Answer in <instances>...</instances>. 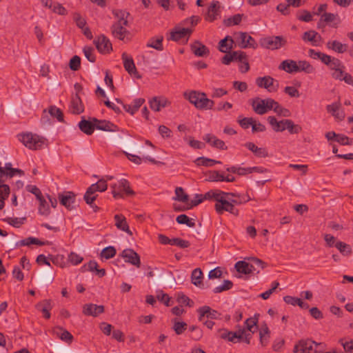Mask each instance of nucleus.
<instances>
[{
    "label": "nucleus",
    "instance_id": "f257e3e1",
    "mask_svg": "<svg viewBox=\"0 0 353 353\" xmlns=\"http://www.w3.org/2000/svg\"><path fill=\"white\" fill-rule=\"evenodd\" d=\"M113 14L118 19V21L111 26V32L113 37L123 41L129 34L126 26L128 25L127 19L129 13L121 10H113Z\"/></svg>",
    "mask_w": 353,
    "mask_h": 353
},
{
    "label": "nucleus",
    "instance_id": "f03ea898",
    "mask_svg": "<svg viewBox=\"0 0 353 353\" xmlns=\"http://www.w3.org/2000/svg\"><path fill=\"white\" fill-rule=\"evenodd\" d=\"M184 97L199 110H212L214 101L209 99L204 92L192 90L184 92Z\"/></svg>",
    "mask_w": 353,
    "mask_h": 353
},
{
    "label": "nucleus",
    "instance_id": "7ed1b4c3",
    "mask_svg": "<svg viewBox=\"0 0 353 353\" xmlns=\"http://www.w3.org/2000/svg\"><path fill=\"white\" fill-rule=\"evenodd\" d=\"M19 139L26 147L34 150H41L46 141L44 137L31 132L19 134Z\"/></svg>",
    "mask_w": 353,
    "mask_h": 353
},
{
    "label": "nucleus",
    "instance_id": "20e7f679",
    "mask_svg": "<svg viewBox=\"0 0 353 353\" xmlns=\"http://www.w3.org/2000/svg\"><path fill=\"white\" fill-rule=\"evenodd\" d=\"M323 350V343H317L310 339H302L294 345V353H320Z\"/></svg>",
    "mask_w": 353,
    "mask_h": 353
},
{
    "label": "nucleus",
    "instance_id": "39448f33",
    "mask_svg": "<svg viewBox=\"0 0 353 353\" xmlns=\"http://www.w3.org/2000/svg\"><path fill=\"white\" fill-rule=\"evenodd\" d=\"M110 187L114 199L123 198L125 196H132L135 194L130 186V183L125 179H121L117 183L112 184Z\"/></svg>",
    "mask_w": 353,
    "mask_h": 353
},
{
    "label": "nucleus",
    "instance_id": "423d86ee",
    "mask_svg": "<svg viewBox=\"0 0 353 353\" xmlns=\"http://www.w3.org/2000/svg\"><path fill=\"white\" fill-rule=\"evenodd\" d=\"M286 43V39L282 36L267 37L261 39L260 41V44L262 47L272 50L281 48Z\"/></svg>",
    "mask_w": 353,
    "mask_h": 353
},
{
    "label": "nucleus",
    "instance_id": "0eeeda50",
    "mask_svg": "<svg viewBox=\"0 0 353 353\" xmlns=\"http://www.w3.org/2000/svg\"><path fill=\"white\" fill-rule=\"evenodd\" d=\"M254 332H223L221 338L232 343H245L249 344Z\"/></svg>",
    "mask_w": 353,
    "mask_h": 353
},
{
    "label": "nucleus",
    "instance_id": "6e6552de",
    "mask_svg": "<svg viewBox=\"0 0 353 353\" xmlns=\"http://www.w3.org/2000/svg\"><path fill=\"white\" fill-rule=\"evenodd\" d=\"M214 208L219 214H222L225 212H228L234 216H238L239 212V210L232 205L230 201V198L227 199L224 195L220 197L218 203H215Z\"/></svg>",
    "mask_w": 353,
    "mask_h": 353
},
{
    "label": "nucleus",
    "instance_id": "1a4fd4ad",
    "mask_svg": "<svg viewBox=\"0 0 353 353\" xmlns=\"http://www.w3.org/2000/svg\"><path fill=\"white\" fill-rule=\"evenodd\" d=\"M256 83L259 88L267 89L269 92H276L279 88V83L270 76L258 77Z\"/></svg>",
    "mask_w": 353,
    "mask_h": 353
},
{
    "label": "nucleus",
    "instance_id": "9d476101",
    "mask_svg": "<svg viewBox=\"0 0 353 353\" xmlns=\"http://www.w3.org/2000/svg\"><path fill=\"white\" fill-rule=\"evenodd\" d=\"M58 198L60 203L68 210H72L75 208L76 194L73 192L67 191L63 194H59Z\"/></svg>",
    "mask_w": 353,
    "mask_h": 353
},
{
    "label": "nucleus",
    "instance_id": "9b49d317",
    "mask_svg": "<svg viewBox=\"0 0 353 353\" xmlns=\"http://www.w3.org/2000/svg\"><path fill=\"white\" fill-rule=\"evenodd\" d=\"M120 256L125 259V261L126 263L135 265L137 268L140 267V256L132 249H125L124 250H123Z\"/></svg>",
    "mask_w": 353,
    "mask_h": 353
},
{
    "label": "nucleus",
    "instance_id": "f8f14e48",
    "mask_svg": "<svg viewBox=\"0 0 353 353\" xmlns=\"http://www.w3.org/2000/svg\"><path fill=\"white\" fill-rule=\"evenodd\" d=\"M121 58L123 61V66L125 70L130 75L133 74L136 78L140 79L141 76L139 74L132 57L129 56L126 52H123Z\"/></svg>",
    "mask_w": 353,
    "mask_h": 353
},
{
    "label": "nucleus",
    "instance_id": "ddd939ff",
    "mask_svg": "<svg viewBox=\"0 0 353 353\" xmlns=\"http://www.w3.org/2000/svg\"><path fill=\"white\" fill-rule=\"evenodd\" d=\"M94 43L97 49L101 53H109L112 50V43L110 39L103 34L99 36L97 39H95Z\"/></svg>",
    "mask_w": 353,
    "mask_h": 353
},
{
    "label": "nucleus",
    "instance_id": "4468645a",
    "mask_svg": "<svg viewBox=\"0 0 353 353\" xmlns=\"http://www.w3.org/2000/svg\"><path fill=\"white\" fill-rule=\"evenodd\" d=\"M171 102L165 97H154L150 101V107L152 110L159 112L162 108L170 105Z\"/></svg>",
    "mask_w": 353,
    "mask_h": 353
},
{
    "label": "nucleus",
    "instance_id": "2eb2a0df",
    "mask_svg": "<svg viewBox=\"0 0 353 353\" xmlns=\"http://www.w3.org/2000/svg\"><path fill=\"white\" fill-rule=\"evenodd\" d=\"M37 281L38 285L52 283L54 281V276L52 275L51 267L40 270L37 274Z\"/></svg>",
    "mask_w": 353,
    "mask_h": 353
},
{
    "label": "nucleus",
    "instance_id": "dca6fc26",
    "mask_svg": "<svg viewBox=\"0 0 353 353\" xmlns=\"http://www.w3.org/2000/svg\"><path fill=\"white\" fill-rule=\"evenodd\" d=\"M192 53L199 57H207L210 54L209 49L199 41H195L190 45Z\"/></svg>",
    "mask_w": 353,
    "mask_h": 353
},
{
    "label": "nucleus",
    "instance_id": "f3484780",
    "mask_svg": "<svg viewBox=\"0 0 353 353\" xmlns=\"http://www.w3.org/2000/svg\"><path fill=\"white\" fill-rule=\"evenodd\" d=\"M104 312L103 305H97L95 304L90 303L85 304L83 307V313L87 316H97L99 314Z\"/></svg>",
    "mask_w": 353,
    "mask_h": 353
},
{
    "label": "nucleus",
    "instance_id": "a211bd4d",
    "mask_svg": "<svg viewBox=\"0 0 353 353\" xmlns=\"http://www.w3.org/2000/svg\"><path fill=\"white\" fill-rule=\"evenodd\" d=\"M235 268L238 272L244 274H248L254 272H256L257 273L259 272V270L254 268V264H251V263H248L244 261H239L236 262L235 264Z\"/></svg>",
    "mask_w": 353,
    "mask_h": 353
},
{
    "label": "nucleus",
    "instance_id": "6ab92c4d",
    "mask_svg": "<svg viewBox=\"0 0 353 353\" xmlns=\"http://www.w3.org/2000/svg\"><path fill=\"white\" fill-rule=\"evenodd\" d=\"M203 140L211 146L221 150H227L228 147L223 141L219 139L216 136L212 134H207L203 137Z\"/></svg>",
    "mask_w": 353,
    "mask_h": 353
},
{
    "label": "nucleus",
    "instance_id": "aec40b11",
    "mask_svg": "<svg viewBox=\"0 0 353 353\" xmlns=\"http://www.w3.org/2000/svg\"><path fill=\"white\" fill-rule=\"evenodd\" d=\"M93 122H95V128L103 131L115 132L118 128L114 123L106 120H99L93 118Z\"/></svg>",
    "mask_w": 353,
    "mask_h": 353
},
{
    "label": "nucleus",
    "instance_id": "412c9836",
    "mask_svg": "<svg viewBox=\"0 0 353 353\" xmlns=\"http://www.w3.org/2000/svg\"><path fill=\"white\" fill-rule=\"evenodd\" d=\"M219 13L220 3L217 1H214L211 3L210 7L208 8L205 19L210 22L214 21Z\"/></svg>",
    "mask_w": 353,
    "mask_h": 353
},
{
    "label": "nucleus",
    "instance_id": "4be33fe9",
    "mask_svg": "<svg viewBox=\"0 0 353 353\" xmlns=\"http://www.w3.org/2000/svg\"><path fill=\"white\" fill-rule=\"evenodd\" d=\"M341 103L339 102H335L326 106V110L329 113H331L333 117L336 119L342 121L345 118V114L343 112L340 111Z\"/></svg>",
    "mask_w": 353,
    "mask_h": 353
},
{
    "label": "nucleus",
    "instance_id": "5701e85b",
    "mask_svg": "<svg viewBox=\"0 0 353 353\" xmlns=\"http://www.w3.org/2000/svg\"><path fill=\"white\" fill-rule=\"evenodd\" d=\"M238 39L239 41V46L241 48L254 47V39L250 35H248L246 32H239V37Z\"/></svg>",
    "mask_w": 353,
    "mask_h": 353
},
{
    "label": "nucleus",
    "instance_id": "b1692460",
    "mask_svg": "<svg viewBox=\"0 0 353 353\" xmlns=\"http://www.w3.org/2000/svg\"><path fill=\"white\" fill-rule=\"evenodd\" d=\"M115 225L122 231L127 232L130 235H132V231L130 230L125 217L122 214H116L114 216Z\"/></svg>",
    "mask_w": 353,
    "mask_h": 353
},
{
    "label": "nucleus",
    "instance_id": "393cba45",
    "mask_svg": "<svg viewBox=\"0 0 353 353\" xmlns=\"http://www.w3.org/2000/svg\"><path fill=\"white\" fill-rule=\"evenodd\" d=\"M71 110L72 112L76 114H79L84 111V107L82 101L78 93H76L72 99Z\"/></svg>",
    "mask_w": 353,
    "mask_h": 353
},
{
    "label": "nucleus",
    "instance_id": "a878e982",
    "mask_svg": "<svg viewBox=\"0 0 353 353\" xmlns=\"http://www.w3.org/2000/svg\"><path fill=\"white\" fill-rule=\"evenodd\" d=\"M37 309L43 313L45 319H48L50 317V311L52 309L51 300L46 299L36 305Z\"/></svg>",
    "mask_w": 353,
    "mask_h": 353
},
{
    "label": "nucleus",
    "instance_id": "bb28decb",
    "mask_svg": "<svg viewBox=\"0 0 353 353\" xmlns=\"http://www.w3.org/2000/svg\"><path fill=\"white\" fill-rule=\"evenodd\" d=\"M279 68L288 73L298 72L297 62L290 59L283 61Z\"/></svg>",
    "mask_w": 353,
    "mask_h": 353
},
{
    "label": "nucleus",
    "instance_id": "cd10ccee",
    "mask_svg": "<svg viewBox=\"0 0 353 353\" xmlns=\"http://www.w3.org/2000/svg\"><path fill=\"white\" fill-rule=\"evenodd\" d=\"M244 145L257 157H266L268 156V150L265 148H259L252 142H247Z\"/></svg>",
    "mask_w": 353,
    "mask_h": 353
},
{
    "label": "nucleus",
    "instance_id": "c85d7f7f",
    "mask_svg": "<svg viewBox=\"0 0 353 353\" xmlns=\"http://www.w3.org/2000/svg\"><path fill=\"white\" fill-rule=\"evenodd\" d=\"M326 46L328 49L332 50L333 51L338 53H343L347 51L348 46L341 43L339 41H329L326 43Z\"/></svg>",
    "mask_w": 353,
    "mask_h": 353
},
{
    "label": "nucleus",
    "instance_id": "c756f323",
    "mask_svg": "<svg viewBox=\"0 0 353 353\" xmlns=\"http://www.w3.org/2000/svg\"><path fill=\"white\" fill-rule=\"evenodd\" d=\"M197 312L199 315L202 316H205V317L210 318L211 320L217 319V316L220 315V314L214 310H212L210 307L205 305L199 307L197 310Z\"/></svg>",
    "mask_w": 353,
    "mask_h": 353
},
{
    "label": "nucleus",
    "instance_id": "7c9ffc66",
    "mask_svg": "<svg viewBox=\"0 0 353 353\" xmlns=\"http://www.w3.org/2000/svg\"><path fill=\"white\" fill-rule=\"evenodd\" d=\"M288 119H283L278 121L273 116L268 117V121L271 125L272 130L275 132H283L285 130V121Z\"/></svg>",
    "mask_w": 353,
    "mask_h": 353
},
{
    "label": "nucleus",
    "instance_id": "2f4dec72",
    "mask_svg": "<svg viewBox=\"0 0 353 353\" xmlns=\"http://www.w3.org/2000/svg\"><path fill=\"white\" fill-rule=\"evenodd\" d=\"M125 154H126L128 159L130 161H131L133 163L138 164V165L141 163L142 160L148 161L154 164H163L162 162L157 161L154 159L150 157V156H144L143 155V157H141L139 156L132 154H128V153H125Z\"/></svg>",
    "mask_w": 353,
    "mask_h": 353
},
{
    "label": "nucleus",
    "instance_id": "473e14b6",
    "mask_svg": "<svg viewBox=\"0 0 353 353\" xmlns=\"http://www.w3.org/2000/svg\"><path fill=\"white\" fill-rule=\"evenodd\" d=\"M97 196L98 195L94 192H93L92 189H90L89 188L87 189L83 196V199L85 203L88 204L94 210V212L99 210L98 206L93 203V202L96 200Z\"/></svg>",
    "mask_w": 353,
    "mask_h": 353
},
{
    "label": "nucleus",
    "instance_id": "72a5a7b5",
    "mask_svg": "<svg viewBox=\"0 0 353 353\" xmlns=\"http://www.w3.org/2000/svg\"><path fill=\"white\" fill-rule=\"evenodd\" d=\"M79 129L85 134L88 135H90L93 133L94 130L95 128V122L87 121L85 119H82L79 123Z\"/></svg>",
    "mask_w": 353,
    "mask_h": 353
},
{
    "label": "nucleus",
    "instance_id": "f704fd0d",
    "mask_svg": "<svg viewBox=\"0 0 353 353\" xmlns=\"http://www.w3.org/2000/svg\"><path fill=\"white\" fill-rule=\"evenodd\" d=\"M252 106L254 111L258 114L263 115L266 113L265 99L256 97L253 99Z\"/></svg>",
    "mask_w": 353,
    "mask_h": 353
},
{
    "label": "nucleus",
    "instance_id": "c9c22d12",
    "mask_svg": "<svg viewBox=\"0 0 353 353\" xmlns=\"http://www.w3.org/2000/svg\"><path fill=\"white\" fill-rule=\"evenodd\" d=\"M144 101L145 100L142 98L136 99L134 100L132 105L123 104V107L126 112L133 115L137 111H138Z\"/></svg>",
    "mask_w": 353,
    "mask_h": 353
},
{
    "label": "nucleus",
    "instance_id": "e433bc0d",
    "mask_svg": "<svg viewBox=\"0 0 353 353\" xmlns=\"http://www.w3.org/2000/svg\"><path fill=\"white\" fill-rule=\"evenodd\" d=\"M192 30L189 28H181L179 30L172 32L170 38L173 41H179L181 39L184 38L186 36L190 37L192 34Z\"/></svg>",
    "mask_w": 353,
    "mask_h": 353
},
{
    "label": "nucleus",
    "instance_id": "4c0bfd02",
    "mask_svg": "<svg viewBox=\"0 0 353 353\" xmlns=\"http://www.w3.org/2000/svg\"><path fill=\"white\" fill-rule=\"evenodd\" d=\"M163 37L160 35L155 37H152L150 39L146 46L148 48H154L157 50L161 51L163 50Z\"/></svg>",
    "mask_w": 353,
    "mask_h": 353
},
{
    "label": "nucleus",
    "instance_id": "58836bf2",
    "mask_svg": "<svg viewBox=\"0 0 353 353\" xmlns=\"http://www.w3.org/2000/svg\"><path fill=\"white\" fill-rule=\"evenodd\" d=\"M225 194L223 191L219 190H211L203 194L204 200H214L216 203L220 199L221 196Z\"/></svg>",
    "mask_w": 353,
    "mask_h": 353
},
{
    "label": "nucleus",
    "instance_id": "ea45409f",
    "mask_svg": "<svg viewBox=\"0 0 353 353\" xmlns=\"http://www.w3.org/2000/svg\"><path fill=\"white\" fill-rule=\"evenodd\" d=\"M230 41L234 43V40L230 36H226L223 39H221L219 43V50L221 52L227 53L228 51L232 49L231 45H228V42Z\"/></svg>",
    "mask_w": 353,
    "mask_h": 353
},
{
    "label": "nucleus",
    "instance_id": "a19ab883",
    "mask_svg": "<svg viewBox=\"0 0 353 353\" xmlns=\"http://www.w3.org/2000/svg\"><path fill=\"white\" fill-rule=\"evenodd\" d=\"M203 272L200 268L194 269L191 274V281L196 286L202 285Z\"/></svg>",
    "mask_w": 353,
    "mask_h": 353
},
{
    "label": "nucleus",
    "instance_id": "79ce46f5",
    "mask_svg": "<svg viewBox=\"0 0 353 353\" xmlns=\"http://www.w3.org/2000/svg\"><path fill=\"white\" fill-rule=\"evenodd\" d=\"M206 181L218 182L223 181V174L217 170H210L205 173Z\"/></svg>",
    "mask_w": 353,
    "mask_h": 353
},
{
    "label": "nucleus",
    "instance_id": "37998d69",
    "mask_svg": "<svg viewBox=\"0 0 353 353\" xmlns=\"http://www.w3.org/2000/svg\"><path fill=\"white\" fill-rule=\"evenodd\" d=\"M298 72H305L307 74L313 73L314 68L306 61H299L297 62Z\"/></svg>",
    "mask_w": 353,
    "mask_h": 353
},
{
    "label": "nucleus",
    "instance_id": "c03bdc74",
    "mask_svg": "<svg viewBox=\"0 0 353 353\" xmlns=\"http://www.w3.org/2000/svg\"><path fill=\"white\" fill-rule=\"evenodd\" d=\"M194 163L199 166L211 167L215 163H221V161L201 157H198Z\"/></svg>",
    "mask_w": 353,
    "mask_h": 353
},
{
    "label": "nucleus",
    "instance_id": "a18cd8bd",
    "mask_svg": "<svg viewBox=\"0 0 353 353\" xmlns=\"http://www.w3.org/2000/svg\"><path fill=\"white\" fill-rule=\"evenodd\" d=\"M317 36L318 32H316L314 30H309L303 33L302 36V39L304 41L312 42L313 46H317Z\"/></svg>",
    "mask_w": 353,
    "mask_h": 353
},
{
    "label": "nucleus",
    "instance_id": "49530a36",
    "mask_svg": "<svg viewBox=\"0 0 353 353\" xmlns=\"http://www.w3.org/2000/svg\"><path fill=\"white\" fill-rule=\"evenodd\" d=\"M335 247L344 256H349L352 252L350 245L342 241H337L335 244Z\"/></svg>",
    "mask_w": 353,
    "mask_h": 353
},
{
    "label": "nucleus",
    "instance_id": "de8ad7c7",
    "mask_svg": "<svg viewBox=\"0 0 353 353\" xmlns=\"http://www.w3.org/2000/svg\"><path fill=\"white\" fill-rule=\"evenodd\" d=\"M90 189H92L93 192L96 193V192H104L108 188V184L106 183V180L105 179H101L98 181L97 183L92 184L90 187Z\"/></svg>",
    "mask_w": 353,
    "mask_h": 353
},
{
    "label": "nucleus",
    "instance_id": "09e8293b",
    "mask_svg": "<svg viewBox=\"0 0 353 353\" xmlns=\"http://www.w3.org/2000/svg\"><path fill=\"white\" fill-rule=\"evenodd\" d=\"M285 130H288L290 134H298L302 130L300 125L294 124L290 119L285 121Z\"/></svg>",
    "mask_w": 353,
    "mask_h": 353
},
{
    "label": "nucleus",
    "instance_id": "8fccbe9b",
    "mask_svg": "<svg viewBox=\"0 0 353 353\" xmlns=\"http://www.w3.org/2000/svg\"><path fill=\"white\" fill-rule=\"evenodd\" d=\"M117 253L116 249L113 246H108L105 248L101 252V257L109 259L113 258Z\"/></svg>",
    "mask_w": 353,
    "mask_h": 353
},
{
    "label": "nucleus",
    "instance_id": "3c124183",
    "mask_svg": "<svg viewBox=\"0 0 353 353\" xmlns=\"http://www.w3.org/2000/svg\"><path fill=\"white\" fill-rule=\"evenodd\" d=\"M174 200L185 203L188 201L189 196L184 192L182 188L178 187L175 189Z\"/></svg>",
    "mask_w": 353,
    "mask_h": 353
},
{
    "label": "nucleus",
    "instance_id": "603ef678",
    "mask_svg": "<svg viewBox=\"0 0 353 353\" xmlns=\"http://www.w3.org/2000/svg\"><path fill=\"white\" fill-rule=\"evenodd\" d=\"M39 214L45 216H48L50 213V210L49 208V206L48 205L47 201L43 196L40 199H39Z\"/></svg>",
    "mask_w": 353,
    "mask_h": 353
},
{
    "label": "nucleus",
    "instance_id": "864d4df0",
    "mask_svg": "<svg viewBox=\"0 0 353 353\" xmlns=\"http://www.w3.org/2000/svg\"><path fill=\"white\" fill-rule=\"evenodd\" d=\"M337 17V14H334L330 12H324L320 19V21L318 23V28H320L321 26V22H325L326 23H329L331 22H334Z\"/></svg>",
    "mask_w": 353,
    "mask_h": 353
},
{
    "label": "nucleus",
    "instance_id": "5fc2aeb1",
    "mask_svg": "<svg viewBox=\"0 0 353 353\" xmlns=\"http://www.w3.org/2000/svg\"><path fill=\"white\" fill-rule=\"evenodd\" d=\"M26 220V217L22 218H12L8 217L3 219V221L8 224L12 225L15 228H19L21 225L24 223V221Z\"/></svg>",
    "mask_w": 353,
    "mask_h": 353
},
{
    "label": "nucleus",
    "instance_id": "6e6d98bb",
    "mask_svg": "<svg viewBox=\"0 0 353 353\" xmlns=\"http://www.w3.org/2000/svg\"><path fill=\"white\" fill-rule=\"evenodd\" d=\"M49 113L52 117L56 118L59 121L63 122V114L61 109L56 106H50L49 108Z\"/></svg>",
    "mask_w": 353,
    "mask_h": 353
},
{
    "label": "nucleus",
    "instance_id": "4d7b16f0",
    "mask_svg": "<svg viewBox=\"0 0 353 353\" xmlns=\"http://www.w3.org/2000/svg\"><path fill=\"white\" fill-rule=\"evenodd\" d=\"M176 221L179 224H185L187 226L190 228H192L195 226V223L189 219V217L186 214H180L179 215Z\"/></svg>",
    "mask_w": 353,
    "mask_h": 353
},
{
    "label": "nucleus",
    "instance_id": "13d9d810",
    "mask_svg": "<svg viewBox=\"0 0 353 353\" xmlns=\"http://www.w3.org/2000/svg\"><path fill=\"white\" fill-rule=\"evenodd\" d=\"M233 286V283L230 280H224L223 285L214 288L213 292L214 294L221 293L223 291L230 290Z\"/></svg>",
    "mask_w": 353,
    "mask_h": 353
},
{
    "label": "nucleus",
    "instance_id": "bf43d9fd",
    "mask_svg": "<svg viewBox=\"0 0 353 353\" xmlns=\"http://www.w3.org/2000/svg\"><path fill=\"white\" fill-rule=\"evenodd\" d=\"M296 18L301 21L310 22L312 20V15L309 11L302 10L299 11L296 14Z\"/></svg>",
    "mask_w": 353,
    "mask_h": 353
},
{
    "label": "nucleus",
    "instance_id": "052dcab7",
    "mask_svg": "<svg viewBox=\"0 0 353 353\" xmlns=\"http://www.w3.org/2000/svg\"><path fill=\"white\" fill-rule=\"evenodd\" d=\"M243 14H237L233 17L224 20V24L226 26H231L232 25H238L240 23L242 19Z\"/></svg>",
    "mask_w": 353,
    "mask_h": 353
},
{
    "label": "nucleus",
    "instance_id": "680f3d73",
    "mask_svg": "<svg viewBox=\"0 0 353 353\" xmlns=\"http://www.w3.org/2000/svg\"><path fill=\"white\" fill-rule=\"evenodd\" d=\"M10 192V187L6 184H0V203L8 199Z\"/></svg>",
    "mask_w": 353,
    "mask_h": 353
},
{
    "label": "nucleus",
    "instance_id": "e2e57ef3",
    "mask_svg": "<svg viewBox=\"0 0 353 353\" xmlns=\"http://www.w3.org/2000/svg\"><path fill=\"white\" fill-rule=\"evenodd\" d=\"M172 245H176L180 248H187L190 245V243L188 241L182 239L181 238H173L172 239Z\"/></svg>",
    "mask_w": 353,
    "mask_h": 353
},
{
    "label": "nucleus",
    "instance_id": "0e129e2a",
    "mask_svg": "<svg viewBox=\"0 0 353 353\" xmlns=\"http://www.w3.org/2000/svg\"><path fill=\"white\" fill-rule=\"evenodd\" d=\"M68 260L72 265H76L81 263L83 261V258L79 254L72 252L69 254Z\"/></svg>",
    "mask_w": 353,
    "mask_h": 353
},
{
    "label": "nucleus",
    "instance_id": "69168bd1",
    "mask_svg": "<svg viewBox=\"0 0 353 353\" xmlns=\"http://www.w3.org/2000/svg\"><path fill=\"white\" fill-rule=\"evenodd\" d=\"M339 343L343 346L345 352L353 353V341H346L345 339H340Z\"/></svg>",
    "mask_w": 353,
    "mask_h": 353
},
{
    "label": "nucleus",
    "instance_id": "338daca9",
    "mask_svg": "<svg viewBox=\"0 0 353 353\" xmlns=\"http://www.w3.org/2000/svg\"><path fill=\"white\" fill-rule=\"evenodd\" d=\"M335 141L343 145H351L352 144V141L348 137L342 134H337Z\"/></svg>",
    "mask_w": 353,
    "mask_h": 353
},
{
    "label": "nucleus",
    "instance_id": "774afa93",
    "mask_svg": "<svg viewBox=\"0 0 353 353\" xmlns=\"http://www.w3.org/2000/svg\"><path fill=\"white\" fill-rule=\"evenodd\" d=\"M81 58L75 55L70 61L69 66L70 68L73 71H77L80 68Z\"/></svg>",
    "mask_w": 353,
    "mask_h": 353
}]
</instances>
